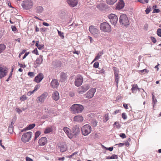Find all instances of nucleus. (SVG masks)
Instances as JSON below:
<instances>
[{
  "label": "nucleus",
  "mask_w": 161,
  "mask_h": 161,
  "mask_svg": "<svg viewBox=\"0 0 161 161\" xmlns=\"http://www.w3.org/2000/svg\"><path fill=\"white\" fill-rule=\"evenodd\" d=\"M71 110L74 113H80L82 112L84 107L82 105L77 104H73L71 107Z\"/></svg>",
  "instance_id": "nucleus-1"
},
{
  "label": "nucleus",
  "mask_w": 161,
  "mask_h": 161,
  "mask_svg": "<svg viewBox=\"0 0 161 161\" xmlns=\"http://www.w3.org/2000/svg\"><path fill=\"white\" fill-rule=\"evenodd\" d=\"M82 134L84 136L88 135L92 131V128L88 124L83 126L81 129Z\"/></svg>",
  "instance_id": "nucleus-2"
},
{
  "label": "nucleus",
  "mask_w": 161,
  "mask_h": 161,
  "mask_svg": "<svg viewBox=\"0 0 161 161\" xmlns=\"http://www.w3.org/2000/svg\"><path fill=\"white\" fill-rule=\"evenodd\" d=\"M119 22L120 25L125 26H128L130 24L128 19L125 14H122L120 16Z\"/></svg>",
  "instance_id": "nucleus-3"
},
{
  "label": "nucleus",
  "mask_w": 161,
  "mask_h": 161,
  "mask_svg": "<svg viewBox=\"0 0 161 161\" xmlns=\"http://www.w3.org/2000/svg\"><path fill=\"white\" fill-rule=\"evenodd\" d=\"M100 29L104 32H109L111 31L110 25L107 22H103L101 23L100 25Z\"/></svg>",
  "instance_id": "nucleus-4"
},
{
  "label": "nucleus",
  "mask_w": 161,
  "mask_h": 161,
  "mask_svg": "<svg viewBox=\"0 0 161 161\" xmlns=\"http://www.w3.org/2000/svg\"><path fill=\"white\" fill-rule=\"evenodd\" d=\"M32 135V133L31 131H29L25 133L22 136V141L24 143L29 142L31 138Z\"/></svg>",
  "instance_id": "nucleus-5"
},
{
  "label": "nucleus",
  "mask_w": 161,
  "mask_h": 161,
  "mask_svg": "<svg viewBox=\"0 0 161 161\" xmlns=\"http://www.w3.org/2000/svg\"><path fill=\"white\" fill-rule=\"evenodd\" d=\"M33 5L32 2L31 0H25L23 1L22 6L23 8L26 10L31 8Z\"/></svg>",
  "instance_id": "nucleus-6"
},
{
  "label": "nucleus",
  "mask_w": 161,
  "mask_h": 161,
  "mask_svg": "<svg viewBox=\"0 0 161 161\" xmlns=\"http://www.w3.org/2000/svg\"><path fill=\"white\" fill-rule=\"evenodd\" d=\"M83 80V78L81 75H77L75 79V84L77 87L80 86L82 84Z\"/></svg>",
  "instance_id": "nucleus-7"
},
{
  "label": "nucleus",
  "mask_w": 161,
  "mask_h": 161,
  "mask_svg": "<svg viewBox=\"0 0 161 161\" xmlns=\"http://www.w3.org/2000/svg\"><path fill=\"white\" fill-rule=\"evenodd\" d=\"M108 17L111 23L115 25L118 20L117 16L114 14H111L108 15Z\"/></svg>",
  "instance_id": "nucleus-8"
},
{
  "label": "nucleus",
  "mask_w": 161,
  "mask_h": 161,
  "mask_svg": "<svg viewBox=\"0 0 161 161\" xmlns=\"http://www.w3.org/2000/svg\"><path fill=\"white\" fill-rule=\"evenodd\" d=\"M48 96L47 92H44L40 96L37 97L36 101L37 103H42L44 102L45 100Z\"/></svg>",
  "instance_id": "nucleus-9"
},
{
  "label": "nucleus",
  "mask_w": 161,
  "mask_h": 161,
  "mask_svg": "<svg viewBox=\"0 0 161 161\" xmlns=\"http://www.w3.org/2000/svg\"><path fill=\"white\" fill-rule=\"evenodd\" d=\"M90 88V86L88 85H85L80 87L78 89V93L80 94H83L85 92Z\"/></svg>",
  "instance_id": "nucleus-10"
},
{
  "label": "nucleus",
  "mask_w": 161,
  "mask_h": 161,
  "mask_svg": "<svg viewBox=\"0 0 161 161\" xmlns=\"http://www.w3.org/2000/svg\"><path fill=\"white\" fill-rule=\"evenodd\" d=\"M96 92V89L95 88L90 89L85 94L86 98L89 99L92 98L93 97Z\"/></svg>",
  "instance_id": "nucleus-11"
},
{
  "label": "nucleus",
  "mask_w": 161,
  "mask_h": 161,
  "mask_svg": "<svg viewBox=\"0 0 161 161\" xmlns=\"http://www.w3.org/2000/svg\"><path fill=\"white\" fill-rule=\"evenodd\" d=\"M89 30L92 34L96 36L99 33V30L93 26H90Z\"/></svg>",
  "instance_id": "nucleus-12"
},
{
  "label": "nucleus",
  "mask_w": 161,
  "mask_h": 161,
  "mask_svg": "<svg viewBox=\"0 0 161 161\" xmlns=\"http://www.w3.org/2000/svg\"><path fill=\"white\" fill-rule=\"evenodd\" d=\"M58 147L60 151L64 152L66 151L67 149L66 145L64 143H60L58 144Z\"/></svg>",
  "instance_id": "nucleus-13"
},
{
  "label": "nucleus",
  "mask_w": 161,
  "mask_h": 161,
  "mask_svg": "<svg viewBox=\"0 0 161 161\" xmlns=\"http://www.w3.org/2000/svg\"><path fill=\"white\" fill-rule=\"evenodd\" d=\"M7 72V70L5 67L1 65H0V78L6 76Z\"/></svg>",
  "instance_id": "nucleus-14"
},
{
  "label": "nucleus",
  "mask_w": 161,
  "mask_h": 161,
  "mask_svg": "<svg viewBox=\"0 0 161 161\" xmlns=\"http://www.w3.org/2000/svg\"><path fill=\"white\" fill-rule=\"evenodd\" d=\"M68 75L66 73L62 72L60 74V81L61 82H64L67 80Z\"/></svg>",
  "instance_id": "nucleus-15"
},
{
  "label": "nucleus",
  "mask_w": 161,
  "mask_h": 161,
  "mask_svg": "<svg viewBox=\"0 0 161 161\" xmlns=\"http://www.w3.org/2000/svg\"><path fill=\"white\" fill-rule=\"evenodd\" d=\"M44 78V75L42 73H40L35 78V81L37 83L40 82Z\"/></svg>",
  "instance_id": "nucleus-16"
},
{
  "label": "nucleus",
  "mask_w": 161,
  "mask_h": 161,
  "mask_svg": "<svg viewBox=\"0 0 161 161\" xmlns=\"http://www.w3.org/2000/svg\"><path fill=\"white\" fill-rule=\"evenodd\" d=\"M72 131L74 135H77L79 134L80 132V129L79 126L75 125L73 126L72 129Z\"/></svg>",
  "instance_id": "nucleus-17"
},
{
  "label": "nucleus",
  "mask_w": 161,
  "mask_h": 161,
  "mask_svg": "<svg viewBox=\"0 0 161 161\" xmlns=\"http://www.w3.org/2000/svg\"><path fill=\"white\" fill-rule=\"evenodd\" d=\"M47 142V138L45 137L41 138L38 141L39 144L40 146L45 145Z\"/></svg>",
  "instance_id": "nucleus-18"
},
{
  "label": "nucleus",
  "mask_w": 161,
  "mask_h": 161,
  "mask_svg": "<svg viewBox=\"0 0 161 161\" xmlns=\"http://www.w3.org/2000/svg\"><path fill=\"white\" fill-rule=\"evenodd\" d=\"M125 5V3L123 0H120V1L117 4L116 8L117 9L119 10L123 8Z\"/></svg>",
  "instance_id": "nucleus-19"
},
{
  "label": "nucleus",
  "mask_w": 161,
  "mask_h": 161,
  "mask_svg": "<svg viewBox=\"0 0 161 161\" xmlns=\"http://www.w3.org/2000/svg\"><path fill=\"white\" fill-rule=\"evenodd\" d=\"M67 2L71 7H73L77 5L78 2L75 0H67Z\"/></svg>",
  "instance_id": "nucleus-20"
},
{
  "label": "nucleus",
  "mask_w": 161,
  "mask_h": 161,
  "mask_svg": "<svg viewBox=\"0 0 161 161\" xmlns=\"http://www.w3.org/2000/svg\"><path fill=\"white\" fill-rule=\"evenodd\" d=\"M51 85L52 88H57L59 85V83L57 80L53 79L51 82Z\"/></svg>",
  "instance_id": "nucleus-21"
},
{
  "label": "nucleus",
  "mask_w": 161,
  "mask_h": 161,
  "mask_svg": "<svg viewBox=\"0 0 161 161\" xmlns=\"http://www.w3.org/2000/svg\"><path fill=\"white\" fill-rule=\"evenodd\" d=\"M83 118L82 116L80 115H78L75 116L73 118V120L74 121L80 122L83 121Z\"/></svg>",
  "instance_id": "nucleus-22"
},
{
  "label": "nucleus",
  "mask_w": 161,
  "mask_h": 161,
  "mask_svg": "<svg viewBox=\"0 0 161 161\" xmlns=\"http://www.w3.org/2000/svg\"><path fill=\"white\" fill-rule=\"evenodd\" d=\"M53 99L55 101L58 100L59 98V93L57 91H55L53 92L52 95Z\"/></svg>",
  "instance_id": "nucleus-23"
},
{
  "label": "nucleus",
  "mask_w": 161,
  "mask_h": 161,
  "mask_svg": "<svg viewBox=\"0 0 161 161\" xmlns=\"http://www.w3.org/2000/svg\"><path fill=\"white\" fill-rule=\"evenodd\" d=\"M63 130L69 138H70L72 137V136L70 133V129L69 128L66 127H65L63 128Z\"/></svg>",
  "instance_id": "nucleus-24"
},
{
  "label": "nucleus",
  "mask_w": 161,
  "mask_h": 161,
  "mask_svg": "<svg viewBox=\"0 0 161 161\" xmlns=\"http://www.w3.org/2000/svg\"><path fill=\"white\" fill-rule=\"evenodd\" d=\"M43 8L42 6H38L36 7L35 8L36 12L38 14H40L43 11Z\"/></svg>",
  "instance_id": "nucleus-25"
},
{
  "label": "nucleus",
  "mask_w": 161,
  "mask_h": 161,
  "mask_svg": "<svg viewBox=\"0 0 161 161\" xmlns=\"http://www.w3.org/2000/svg\"><path fill=\"white\" fill-rule=\"evenodd\" d=\"M131 90L133 93H136L137 90L140 91V89L138 87L137 84H134L133 85Z\"/></svg>",
  "instance_id": "nucleus-26"
},
{
  "label": "nucleus",
  "mask_w": 161,
  "mask_h": 161,
  "mask_svg": "<svg viewBox=\"0 0 161 161\" xmlns=\"http://www.w3.org/2000/svg\"><path fill=\"white\" fill-rule=\"evenodd\" d=\"M103 51H100L97 54V56L95 57L92 62L98 60L102 56V54H103Z\"/></svg>",
  "instance_id": "nucleus-27"
},
{
  "label": "nucleus",
  "mask_w": 161,
  "mask_h": 161,
  "mask_svg": "<svg viewBox=\"0 0 161 161\" xmlns=\"http://www.w3.org/2000/svg\"><path fill=\"white\" fill-rule=\"evenodd\" d=\"M43 56L42 55H40L39 57L37 58L36 61L35 63L38 65H40L42 64L43 61Z\"/></svg>",
  "instance_id": "nucleus-28"
},
{
  "label": "nucleus",
  "mask_w": 161,
  "mask_h": 161,
  "mask_svg": "<svg viewBox=\"0 0 161 161\" xmlns=\"http://www.w3.org/2000/svg\"><path fill=\"white\" fill-rule=\"evenodd\" d=\"M52 127H48L46 128L44 130V132L45 134H47L50 133L52 131Z\"/></svg>",
  "instance_id": "nucleus-29"
},
{
  "label": "nucleus",
  "mask_w": 161,
  "mask_h": 161,
  "mask_svg": "<svg viewBox=\"0 0 161 161\" xmlns=\"http://www.w3.org/2000/svg\"><path fill=\"white\" fill-rule=\"evenodd\" d=\"M114 78H115V81L116 83V86L117 87H118V83H119V74H117V75L115 74L114 75Z\"/></svg>",
  "instance_id": "nucleus-30"
},
{
  "label": "nucleus",
  "mask_w": 161,
  "mask_h": 161,
  "mask_svg": "<svg viewBox=\"0 0 161 161\" xmlns=\"http://www.w3.org/2000/svg\"><path fill=\"white\" fill-rule=\"evenodd\" d=\"M39 41H38L36 42V46L38 48L41 50L42 49H43L44 48V45L43 44H39L38 43H39Z\"/></svg>",
  "instance_id": "nucleus-31"
},
{
  "label": "nucleus",
  "mask_w": 161,
  "mask_h": 161,
  "mask_svg": "<svg viewBox=\"0 0 161 161\" xmlns=\"http://www.w3.org/2000/svg\"><path fill=\"white\" fill-rule=\"evenodd\" d=\"M117 0H106V2L108 4L112 5L115 3Z\"/></svg>",
  "instance_id": "nucleus-32"
},
{
  "label": "nucleus",
  "mask_w": 161,
  "mask_h": 161,
  "mask_svg": "<svg viewBox=\"0 0 161 161\" xmlns=\"http://www.w3.org/2000/svg\"><path fill=\"white\" fill-rule=\"evenodd\" d=\"M35 126V124H30L28 126L25 128V130H30L34 128Z\"/></svg>",
  "instance_id": "nucleus-33"
},
{
  "label": "nucleus",
  "mask_w": 161,
  "mask_h": 161,
  "mask_svg": "<svg viewBox=\"0 0 161 161\" xmlns=\"http://www.w3.org/2000/svg\"><path fill=\"white\" fill-rule=\"evenodd\" d=\"M6 47V46L4 44H0V53L5 49Z\"/></svg>",
  "instance_id": "nucleus-34"
},
{
  "label": "nucleus",
  "mask_w": 161,
  "mask_h": 161,
  "mask_svg": "<svg viewBox=\"0 0 161 161\" xmlns=\"http://www.w3.org/2000/svg\"><path fill=\"white\" fill-rule=\"evenodd\" d=\"M78 153L77 152H75L73 153L71 155L66 156V158H72L74 159L75 158V155Z\"/></svg>",
  "instance_id": "nucleus-35"
},
{
  "label": "nucleus",
  "mask_w": 161,
  "mask_h": 161,
  "mask_svg": "<svg viewBox=\"0 0 161 161\" xmlns=\"http://www.w3.org/2000/svg\"><path fill=\"white\" fill-rule=\"evenodd\" d=\"M41 132L40 131H37L35 135V136L34 139V141H35L36 140L37 138L39 137V136L41 135Z\"/></svg>",
  "instance_id": "nucleus-36"
},
{
  "label": "nucleus",
  "mask_w": 161,
  "mask_h": 161,
  "mask_svg": "<svg viewBox=\"0 0 161 161\" xmlns=\"http://www.w3.org/2000/svg\"><path fill=\"white\" fill-rule=\"evenodd\" d=\"M113 69L114 70V74L117 75V74H118L119 73V71L118 69L117 68L115 67H113Z\"/></svg>",
  "instance_id": "nucleus-37"
},
{
  "label": "nucleus",
  "mask_w": 161,
  "mask_h": 161,
  "mask_svg": "<svg viewBox=\"0 0 161 161\" xmlns=\"http://www.w3.org/2000/svg\"><path fill=\"white\" fill-rule=\"evenodd\" d=\"M151 9L152 8L151 6H149V7H147L145 11L146 14H148L151 11Z\"/></svg>",
  "instance_id": "nucleus-38"
},
{
  "label": "nucleus",
  "mask_w": 161,
  "mask_h": 161,
  "mask_svg": "<svg viewBox=\"0 0 161 161\" xmlns=\"http://www.w3.org/2000/svg\"><path fill=\"white\" fill-rule=\"evenodd\" d=\"M58 34L61 37V38L62 39H64V33L63 32H61L60 31H59L58 30Z\"/></svg>",
  "instance_id": "nucleus-39"
},
{
  "label": "nucleus",
  "mask_w": 161,
  "mask_h": 161,
  "mask_svg": "<svg viewBox=\"0 0 161 161\" xmlns=\"http://www.w3.org/2000/svg\"><path fill=\"white\" fill-rule=\"evenodd\" d=\"M27 99V97L25 95H23L20 98V100L22 101H24Z\"/></svg>",
  "instance_id": "nucleus-40"
},
{
  "label": "nucleus",
  "mask_w": 161,
  "mask_h": 161,
  "mask_svg": "<svg viewBox=\"0 0 161 161\" xmlns=\"http://www.w3.org/2000/svg\"><path fill=\"white\" fill-rule=\"evenodd\" d=\"M114 125L118 129H119L120 127V125L119 123L117 122H115L114 124Z\"/></svg>",
  "instance_id": "nucleus-41"
},
{
  "label": "nucleus",
  "mask_w": 161,
  "mask_h": 161,
  "mask_svg": "<svg viewBox=\"0 0 161 161\" xmlns=\"http://www.w3.org/2000/svg\"><path fill=\"white\" fill-rule=\"evenodd\" d=\"M8 131L9 132L12 134L13 132V127H11V126H9L8 128Z\"/></svg>",
  "instance_id": "nucleus-42"
},
{
  "label": "nucleus",
  "mask_w": 161,
  "mask_h": 161,
  "mask_svg": "<svg viewBox=\"0 0 161 161\" xmlns=\"http://www.w3.org/2000/svg\"><path fill=\"white\" fill-rule=\"evenodd\" d=\"M157 34L158 36L161 37V29L160 28L158 29Z\"/></svg>",
  "instance_id": "nucleus-43"
},
{
  "label": "nucleus",
  "mask_w": 161,
  "mask_h": 161,
  "mask_svg": "<svg viewBox=\"0 0 161 161\" xmlns=\"http://www.w3.org/2000/svg\"><path fill=\"white\" fill-rule=\"evenodd\" d=\"M150 39H151V41H152V42L154 43H156V42H157V40H156V38L154 37H153V36H151L150 37Z\"/></svg>",
  "instance_id": "nucleus-44"
},
{
  "label": "nucleus",
  "mask_w": 161,
  "mask_h": 161,
  "mask_svg": "<svg viewBox=\"0 0 161 161\" xmlns=\"http://www.w3.org/2000/svg\"><path fill=\"white\" fill-rule=\"evenodd\" d=\"M32 52L33 53H34L36 55H39V54L38 52L37 48H35L34 50L32 51Z\"/></svg>",
  "instance_id": "nucleus-45"
},
{
  "label": "nucleus",
  "mask_w": 161,
  "mask_h": 161,
  "mask_svg": "<svg viewBox=\"0 0 161 161\" xmlns=\"http://www.w3.org/2000/svg\"><path fill=\"white\" fill-rule=\"evenodd\" d=\"M99 64V63L98 62H96L94 63L93 67L95 68H97L98 67Z\"/></svg>",
  "instance_id": "nucleus-46"
},
{
  "label": "nucleus",
  "mask_w": 161,
  "mask_h": 161,
  "mask_svg": "<svg viewBox=\"0 0 161 161\" xmlns=\"http://www.w3.org/2000/svg\"><path fill=\"white\" fill-rule=\"evenodd\" d=\"M122 117L123 119H125L127 118V116L126 114L125 113H123L122 114Z\"/></svg>",
  "instance_id": "nucleus-47"
},
{
  "label": "nucleus",
  "mask_w": 161,
  "mask_h": 161,
  "mask_svg": "<svg viewBox=\"0 0 161 161\" xmlns=\"http://www.w3.org/2000/svg\"><path fill=\"white\" fill-rule=\"evenodd\" d=\"M104 4H100L97 5V7L99 8L100 9H102V8Z\"/></svg>",
  "instance_id": "nucleus-48"
},
{
  "label": "nucleus",
  "mask_w": 161,
  "mask_h": 161,
  "mask_svg": "<svg viewBox=\"0 0 161 161\" xmlns=\"http://www.w3.org/2000/svg\"><path fill=\"white\" fill-rule=\"evenodd\" d=\"M28 75L31 77H33L34 76V73L33 72H29L28 73Z\"/></svg>",
  "instance_id": "nucleus-49"
},
{
  "label": "nucleus",
  "mask_w": 161,
  "mask_h": 161,
  "mask_svg": "<svg viewBox=\"0 0 161 161\" xmlns=\"http://www.w3.org/2000/svg\"><path fill=\"white\" fill-rule=\"evenodd\" d=\"M152 99L153 103H154L153 105V107H154V105L157 102V100L156 99H154V96L153 95Z\"/></svg>",
  "instance_id": "nucleus-50"
},
{
  "label": "nucleus",
  "mask_w": 161,
  "mask_h": 161,
  "mask_svg": "<svg viewBox=\"0 0 161 161\" xmlns=\"http://www.w3.org/2000/svg\"><path fill=\"white\" fill-rule=\"evenodd\" d=\"M139 71L142 73H147L149 71L147 69H145L142 70H141Z\"/></svg>",
  "instance_id": "nucleus-51"
},
{
  "label": "nucleus",
  "mask_w": 161,
  "mask_h": 161,
  "mask_svg": "<svg viewBox=\"0 0 161 161\" xmlns=\"http://www.w3.org/2000/svg\"><path fill=\"white\" fill-rule=\"evenodd\" d=\"M111 159H117L118 158V156L115 154H113L111 156Z\"/></svg>",
  "instance_id": "nucleus-52"
},
{
  "label": "nucleus",
  "mask_w": 161,
  "mask_h": 161,
  "mask_svg": "<svg viewBox=\"0 0 161 161\" xmlns=\"http://www.w3.org/2000/svg\"><path fill=\"white\" fill-rule=\"evenodd\" d=\"M40 87V86L39 85H36L34 88V89L33 90L34 92H35L38 89H39V87Z\"/></svg>",
  "instance_id": "nucleus-53"
},
{
  "label": "nucleus",
  "mask_w": 161,
  "mask_h": 161,
  "mask_svg": "<svg viewBox=\"0 0 161 161\" xmlns=\"http://www.w3.org/2000/svg\"><path fill=\"white\" fill-rule=\"evenodd\" d=\"M160 12V10L159 9L155 8L154 9L153 12V13H159Z\"/></svg>",
  "instance_id": "nucleus-54"
},
{
  "label": "nucleus",
  "mask_w": 161,
  "mask_h": 161,
  "mask_svg": "<svg viewBox=\"0 0 161 161\" xmlns=\"http://www.w3.org/2000/svg\"><path fill=\"white\" fill-rule=\"evenodd\" d=\"M15 110L17 113H18L19 114H20L22 112V111L21 110H20L19 108H15Z\"/></svg>",
  "instance_id": "nucleus-55"
},
{
  "label": "nucleus",
  "mask_w": 161,
  "mask_h": 161,
  "mask_svg": "<svg viewBox=\"0 0 161 161\" xmlns=\"http://www.w3.org/2000/svg\"><path fill=\"white\" fill-rule=\"evenodd\" d=\"M119 136L120 137H121L123 138H125L126 137V136L125 134L124 133H121L120 134Z\"/></svg>",
  "instance_id": "nucleus-56"
},
{
  "label": "nucleus",
  "mask_w": 161,
  "mask_h": 161,
  "mask_svg": "<svg viewBox=\"0 0 161 161\" xmlns=\"http://www.w3.org/2000/svg\"><path fill=\"white\" fill-rule=\"evenodd\" d=\"M11 28H12V31H16L17 30V29L15 26H13V25L11 26Z\"/></svg>",
  "instance_id": "nucleus-57"
},
{
  "label": "nucleus",
  "mask_w": 161,
  "mask_h": 161,
  "mask_svg": "<svg viewBox=\"0 0 161 161\" xmlns=\"http://www.w3.org/2000/svg\"><path fill=\"white\" fill-rule=\"evenodd\" d=\"M18 65L20 67L24 68L26 67V66L25 65H23L22 64H20L19 62L18 63Z\"/></svg>",
  "instance_id": "nucleus-58"
},
{
  "label": "nucleus",
  "mask_w": 161,
  "mask_h": 161,
  "mask_svg": "<svg viewBox=\"0 0 161 161\" xmlns=\"http://www.w3.org/2000/svg\"><path fill=\"white\" fill-rule=\"evenodd\" d=\"M34 91H30L27 92V95L28 96H31L32 94H33L34 92Z\"/></svg>",
  "instance_id": "nucleus-59"
},
{
  "label": "nucleus",
  "mask_w": 161,
  "mask_h": 161,
  "mask_svg": "<svg viewBox=\"0 0 161 161\" xmlns=\"http://www.w3.org/2000/svg\"><path fill=\"white\" fill-rule=\"evenodd\" d=\"M26 161H33V160L28 157H26L25 158Z\"/></svg>",
  "instance_id": "nucleus-60"
},
{
  "label": "nucleus",
  "mask_w": 161,
  "mask_h": 161,
  "mask_svg": "<svg viewBox=\"0 0 161 161\" xmlns=\"http://www.w3.org/2000/svg\"><path fill=\"white\" fill-rule=\"evenodd\" d=\"M109 119L108 116V114L105 115V120L106 122Z\"/></svg>",
  "instance_id": "nucleus-61"
},
{
  "label": "nucleus",
  "mask_w": 161,
  "mask_h": 161,
  "mask_svg": "<svg viewBox=\"0 0 161 161\" xmlns=\"http://www.w3.org/2000/svg\"><path fill=\"white\" fill-rule=\"evenodd\" d=\"M125 145L124 143H120L118 144H116V145H118L119 147H122Z\"/></svg>",
  "instance_id": "nucleus-62"
},
{
  "label": "nucleus",
  "mask_w": 161,
  "mask_h": 161,
  "mask_svg": "<svg viewBox=\"0 0 161 161\" xmlns=\"http://www.w3.org/2000/svg\"><path fill=\"white\" fill-rule=\"evenodd\" d=\"M69 95L71 97H73L75 95V93L73 92H70Z\"/></svg>",
  "instance_id": "nucleus-63"
},
{
  "label": "nucleus",
  "mask_w": 161,
  "mask_h": 161,
  "mask_svg": "<svg viewBox=\"0 0 161 161\" xmlns=\"http://www.w3.org/2000/svg\"><path fill=\"white\" fill-rule=\"evenodd\" d=\"M42 24L43 25L47 26H49V24L48 23L45 22H43Z\"/></svg>",
  "instance_id": "nucleus-64"
}]
</instances>
